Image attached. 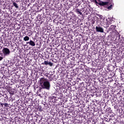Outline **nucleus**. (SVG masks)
<instances>
[{"label": "nucleus", "mask_w": 124, "mask_h": 124, "mask_svg": "<svg viewBox=\"0 0 124 124\" xmlns=\"http://www.w3.org/2000/svg\"><path fill=\"white\" fill-rule=\"evenodd\" d=\"M40 85L41 86L42 89H46V90H50V82L47 80L46 79H45L43 78H40L39 81Z\"/></svg>", "instance_id": "nucleus-1"}, {"label": "nucleus", "mask_w": 124, "mask_h": 124, "mask_svg": "<svg viewBox=\"0 0 124 124\" xmlns=\"http://www.w3.org/2000/svg\"><path fill=\"white\" fill-rule=\"evenodd\" d=\"M112 0H109L107 2H103L102 1H100L98 4L100 5V6H103L105 7V6L110 5V4H112Z\"/></svg>", "instance_id": "nucleus-2"}, {"label": "nucleus", "mask_w": 124, "mask_h": 124, "mask_svg": "<svg viewBox=\"0 0 124 124\" xmlns=\"http://www.w3.org/2000/svg\"><path fill=\"white\" fill-rule=\"evenodd\" d=\"M2 52L4 56H8V55H10V50L8 48L4 47Z\"/></svg>", "instance_id": "nucleus-3"}, {"label": "nucleus", "mask_w": 124, "mask_h": 124, "mask_svg": "<svg viewBox=\"0 0 124 124\" xmlns=\"http://www.w3.org/2000/svg\"><path fill=\"white\" fill-rule=\"evenodd\" d=\"M95 30L96 31H97L98 32H104V30L102 27L96 26L95 27Z\"/></svg>", "instance_id": "nucleus-4"}, {"label": "nucleus", "mask_w": 124, "mask_h": 124, "mask_svg": "<svg viewBox=\"0 0 124 124\" xmlns=\"http://www.w3.org/2000/svg\"><path fill=\"white\" fill-rule=\"evenodd\" d=\"M42 64H45V65H50V66H53V63L51 62H48L45 61L44 63H42Z\"/></svg>", "instance_id": "nucleus-5"}, {"label": "nucleus", "mask_w": 124, "mask_h": 124, "mask_svg": "<svg viewBox=\"0 0 124 124\" xmlns=\"http://www.w3.org/2000/svg\"><path fill=\"white\" fill-rule=\"evenodd\" d=\"M27 44H29L30 46H32L33 47L35 46V43L32 40H30V42H27Z\"/></svg>", "instance_id": "nucleus-6"}, {"label": "nucleus", "mask_w": 124, "mask_h": 124, "mask_svg": "<svg viewBox=\"0 0 124 124\" xmlns=\"http://www.w3.org/2000/svg\"><path fill=\"white\" fill-rule=\"evenodd\" d=\"M81 11L82 10H81V9H76V12H77V13H79V14H80V15H83V14L82 13V12H81Z\"/></svg>", "instance_id": "nucleus-7"}, {"label": "nucleus", "mask_w": 124, "mask_h": 124, "mask_svg": "<svg viewBox=\"0 0 124 124\" xmlns=\"http://www.w3.org/2000/svg\"><path fill=\"white\" fill-rule=\"evenodd\" d=\"M23 40H24V41H29L30 40V37L28 36H26L24 37Z\"/></svg>", "instance_id": "nucleus-8"}, {"label": "nucleus", "mask_w": 124, "mask_h": 124, "mask_svg": "<svg viewBox=\"0 0 124 124\" xmlns=\"http://www.w3.org/2000/svg\"><path fill=\"white\" fill-rule=\"evenodd\" d=\"M13 5L14 6H15V7H16V8H19V6H18V4H17L16 2H13Z\"/></svg>", "instance_id": "nucleus-9"}, {"label": "nucleus", "mask_w": 124, "mask_h": 124, "mask_svg": "<svg viewBox=\"0 0 124 124\" xmlns=\"http://www.w3.org/2000/svg\"><path fill=\"white\" fill-rule=\"evenodd\" d=\"M108 10H111V9H112L113 8V5L112 4H110V6H109L108 7Z\"/></svg>", "instance_id": "nucleus-10"}, {"label": "nucleus", "mask_w": 124, "mask_h": 124, "mask_svg": "<svg viewBox=\"0 0 124 124\" xmlns=\"http://www.w3.org/2000/svg\"><path fill=\"white\" fill-rule=\"evenodd\" d=\"M110 28L114 30V29H116V26L111 25Z\"/></svg>", "instance_id": "nucleus-11"}, {"label": "nucleus", "mask_w": 124, "mask_h": 124, "mask_svg": "<svg viewBox=\"0 0 124 124\" xmlns=\"http://www.w3.org/2000/svg\"><path fill=\"white\" fill-rule=\"evenodd\" d=\"M121 48H123V49H124V43H121Z\"/></svg>", "instance_id": "nucleus-12"}, {"label": "nucleus", "mask_w": 124, "mask_h": 124, "mask_svg": "<svg viewBox=\"0 0 124 124\" xmlns=\"http://www.w3.org/2000/svg\"><path fill=\"white\" fill-rule=\"evenodd\" d=\"M4 105L5 106V107H7V106H8V104L7 103H4Z\"/></svg>", "instance_id": "nucleus-13"}, {"label": "nucleus", "mask_w": 124, "mask_h": 124, "mask_svg": "<svg viewBox=\"0 0 124 124\" xmlns=\"http://www.w3.org/2000/svg\"><path fill=\"white\" fill-rule=\"evenodd\" d=\"M3 60V57L0 56V61H2Z\"/></svg>", "instance_id": "nucleus-14"}, {"label": "nucleus", "mask_w": 124, "mask_h": 124, "mask_svg": "<svg viewBox=\"0 0 124 124\" xmlns=\"http://www.w3.org/2000/svg\"><path fill=\"white\" fill-rule=\"evenodd\" d=\"M107 110L108 111H110V110H111V108H108L107 109Z\"/></svg>", "instance_id": "nucleus-15"}, {"label": "nucleus", "mask_w": 124, "mask_h": 124, "mask_svg": "<svg viewBox=\"0 0 124 124\" xmlns=\"http://www.w3.org/2000/svg\"><path fill=\"white\" fill-rule=\"evenodd\" d=\"M10 93H11V94H14V92H11Z\"/></svg>", "instance_id": "nucleus-16"}, {"label": "nucleus", "mask_w": 124, "mask_h": 124, "mask_svg": "<svg viewBox=\"0 0 124 124\" xmlns=\"http://www.w3.org/2000/svg\"><path fill=\"white\" fill-rule=\"evenodd\" d=\"M0 105L1 106H3V105H4V103H0Z\"/></svg>", "instance_id": "nucleus-17"}, {"label": "nucleus", "mask_w": 124, "mask_h": 124, "mask_svg": "<svg viewBox=\"0 0 124 124\" xmlns=\"http://www.w3.org/2000/svg\"><path fill=\"white\" fill-rule=\"evenodd\" d=\"M31 34H32V33H30V35H29V36H31Z\"/></svg>", "instance_id": "nucleus-18"}, {"label": "nucleus", "mask_w": 124, "mask_h": 124, "mask_svg": "<svg viewBox=\"0 0 124 124\" xmlns=\"http://www.w3.org/2000/svg\"><path fill=\"white\" fill-rule=\"evenodd\" d=\"M1 99H4V98H1Z\"/></svg>", "instance_id": "nucleus-19"}, {"label": "nucleus", "mask_w": 124, "mask_h": 124, "mask_svg": "<svg viewBox=\"0 0 124 124\" xmlns=\"http://www.w3.org/2000/svg\"><path fill=\"white\" fill-rule=\"evenodd\" d=\"M4 100H5V99H4Z\"/></svg>", "instance_id": "nucleus-20"}]
</instances>
